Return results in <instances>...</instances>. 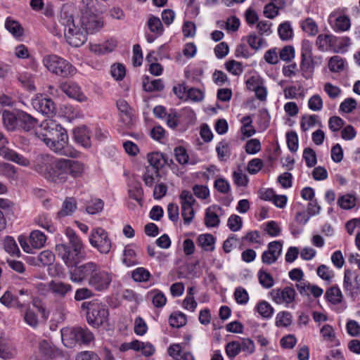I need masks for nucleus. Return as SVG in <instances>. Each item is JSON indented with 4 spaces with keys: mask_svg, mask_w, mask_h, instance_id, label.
Segmentation results:
<instances>
[{
    "mask_svg": "<svg viewBox=\"0 0 360 360\" xmlns=\"http://www.w3.org/2000/svg\"><path fill=\"white\" fill-rule=\"evenodd\" d=\"M2 304L10 308L22 309L26 304V300H20L17 295H13L10 291H6L0 298Z\"/></svg>",
    "mask_w": 360,
    "mask_h": 360,
    "instance_id": "nucleus-18",
    "label": "nucleus"
},
{
    "mask_svg": "<svg viewBox=\"0 0 360 360\" xmlns=\"http://www.w3.org/2000/svg\"><path fill=\"white\" fill-rule=\"evenodd\" d=\"M148 162L154 170L156 176H159L160 169L168 164V159L165 155L160 152H153L147 155Z\"/></svg>",
    "mask_w": 360,
    "mask_h": 360,
    "instance_id": "nucleus-15",
    "label": "nucleus"
},
{
    "mask_svg": "<svg viewBox=\"0 0 360 360\" xmlns=\"http://www.w3.org/2000/svg\"><path fill=\"white\" fill-rule=\"evenodd\" d=\"M60 89L70 98L80 102L85 101L87 99L82 92L80 87L75 82H63L60 85Z\"/></svg>",
    "mask_w": 360,
    "mask_h": 360,
    "instance_id": "nucleus-13",
    "label": "nucleus"
},
{
    "mask_svg": "<svg viewBox=\"0 0 360 360\" xmlns=\"http://www.w3.org/2000/svg\"><path fill=\"white\" fill-rule=\"evenodd\" d=\"M320 333L323 339L329 342H336L335 340V333L334 329L330 325L326 324L324 325L321 330Z\"/></svg>",
    "mask_w": 360,
    "mask_h": 360,
    "instance_id": "nucleus-45",
    "label": "nucleus"
},
{
    "mask_svg": "<svg viewBox=\"0 0 360 360\" xmlns=\"http://www.w3.org/2000/svg\"><path fill=\"white\" fill-rule=\"evenodd\" d=\"M164 87L165 85L161 79L150 80V77L146 76L143 79V88L146 91H160L163 90Z\"/></svg>",
    "mask_w": 360,
    "mask_h": 360,
    "instance_id": "nucleus-26",
    "label": "nucleus"
},
{
    "mask_svg": "<svg viewBox=\"0 0 360 360\" xmlns=\"http://www.w3.org/2000/svg\"><path fill=\"white\" fill-rule=\"evenodd\" d=\"M302 75L305 78H311L314 70L312 58V43L309 40H303L302 44V62L300 65Z\"/></svg>",
    "mask_w": 360,
    "mask_h": 360,
    "instance_id": "nucleus-9",
    "label": "nucleus"
},
{
    "mask_svg": "<svg viewBox=\"0 0 360 360\" xmlns=\"http://www.w3.org/2000/svg\"><path fill=\"white\" fill-rule=\"evenodd\" d=\"M150 276V272L143 267L136 269L131 274V277L136 282H146Z\"/></svg>",
    "mask_w": 360,
    "mask_h": 360,
    "instance_id": "nucleus-41",
    "label": "nucleus"
},
{
    "mask_svg": "<svg viewBox=\"0 0 360 360\" xmlns=\"http://www.w3.org/2000/svg\"><path fill=\"white\" fill-rule=\"evenodd\" d=\"M46 237L44 233L40 231H32L30 235V243L31 246L36 249H39L44 246Z\"/></svg>",
    "mask_w": 360,
    "mask_h": 360,
    "instance_id": "nucleus-31",
    "label": "nucleus"
},
{
    "mask_svg": "<svg viewBox=\"0 0 360 360\" xmlns=\"http://www.w3.org/2000/svg\"><path fill=\"white\" fill-rule=\"evenodd\" d=\"M315 205L311 202H309L307 205L305 210L298 212L295 216V221L300 224H305L309 218L315 214Z\"/></svg>",
    "mask_w": 360,
    "mask_h": 360,
    "instance_id": "nucleus-29",
    "label": "nucleus"
},
{
    "mask_svg": "<svg viewBox=\"0 0 360 360\" xmlns=\"http://www.w3.org/2000/svg\"><path fill=\"white\" fill-rule=\"evenodd\" d=\"M18 130L30 131L33 129L37 124V120L24 111H18Z\"/></svg>",
    "mask_w": 360,
    "mask_h": 360,
    "instance_id": "nucleus-17",
    "label": "nucleus"
},
{
    "mask_svg": "<svg viewBox=\"0 0 360 360\" xmlns=\"http://www.w3.org/2000/svg\"><path fill=\"white\" fill-rule=\"evenodd\" d=\"M356 198L352 194H346L339 198L338 205L344 210H351L356 206Z\"/></svg>",
    "mask_w": 360,
    "mask_h": 360,
    "instance_id": "nucleus-35",
    "label": "nucleus"
},
{
    "mask_svg": "<svg viewBox=\"0 0 360 360\" xmlns=\"http://www.w3.org/2000/svg\"><path fill=\"white\" fill-rule=\"evenodd\" d=\"M299 292L302 295L309 296L310 294L315 297V285H310L307 281H301L296 284Z\"/></svg>",
    "mask_w": 360,
    "mask_h": 360,
    "instance_id": "nucleus-43",
    "label": "nucleus"
},
{
    "mask_svg": "<svg viewBox=\"0 0 360 360\" xmlns=\"http://www.w3.org/2000/svg\"><path fill=\"white\" fill-rule=\"evenodd\" d=\"M5 28L16 39L22 37L24 34V28L20 22L11 17L6 19Z\"/></svg>",
    "mask_w": 360,
    "mask_h": 360,
    "instance_id": "nucleus-21",
    "label": "nucleus"
},
{
    "mask_svg": "<svg viewBox=\"0 0 360 360\" xmlns=\"http://www.w3.org/2000/svg\"><path fill=\"white\" fill-rule=\"evenodd\" d=\"M84 165L81 162L68 159H58L46 167L44 176L48 180L56 184H63L69 176L77 178L82 175Z\"/></svg>",
    "mask_w": 360,
    "mask_h": 360,
    "instance_id": "nucleus-4",
    "label": "nucleus"
},
{
    "mask_svg": "<svg viewBox=\"0 0 360 360\" xmlns=\"http://www.w3.org/2000/svg\"><path fill=\"white\" fill-rule=\"evenodd\" d=\"M234 297L238 304H245L249 300V295L245 289L238 287L234 292Z\"/></svg>",
    "mask_w": 360,
    "mask_h": 360,
    "instance_id": "nucleus-55",
    "label": "nucleus"
},
{
    "mask_svg": "<svg viewBox=\"0 0 360 360\" xmlns=\"http://www.w3.org/2000/svg\"><path fill=\"white\" fill-rule=\"evenodd\" d=\"M148 25L152 32H156L158 35H161L164 31L162 22L158 17H151L148 20Z\"/></svg>",
    "mask_w": 360,
    "mask_h": 360,
    "instance_id": "nucleus-47",
    "label": "nucleus"
},
{
    "mask_svg": "<svg viewBox=\"0 0 360 360\" xmlns=\"http://www.w3.org/2000/svg\"><path fill=\"white\" fill-rule=\"evenodd\" d=\"M279 58L285 62H290L295 58V49L292 46H284L279 52Z\"/></svg>",
    "mask_w": 360,
    "mask_h": 360,
    "instance_id": "nucleus-54",
    "label": "nucleus"
},
{
    "mask_svg": "<svg viewBox=\"0 0 360 360\" xmlns=\"http://www.w3.org/2000/svg\"><path fill=\"white\" fill-rule=\"evenodd\" d=\"M61 338L64 345L72 348L77 343L88 344L94 339L93 333L86 328H65L61 330Z\"/></svg>",
    "mask_w": 360,
    "mask_h": 360,
    "instance_id": "nucleus-6",
    "label": "nucleus"
},
{
    "mask_svg": "<svg viewBox=\"0 0 360 360\" xmlns=\"http://www.w3.org/2000/svg\"><path fill=\"white\" fill-rule=\"evenodd\" d=\"M61 20L65 26V39L70 45L75 47L83 45L87 40L88 34H94L104 26L103 19L94 14L82 15L80 19L81 27L75 25L72 15H61Z\"/></svg>",
    "mask_w": 360,
    "mask_h": 360,
    "instance_id": "nucleus-2",
    "label": "nucleus"
},
{
    "mask_svg": "<svg viewBox=\"0 0 360 360\" xmlns=\"http://www.w3.org/2000/svg\"><path fill=\"white\" fill-rule=\"evenodd\" d=\"M104 206V202L101 199H96L86 207V211L89 214H96L101 212Z\"/></svg>",
    "mask_w": 360,
    "mask_h": 360,
    "instance_id": "nucleus-50",
    "label": "nucleus"
},
{
    "mask_svg": "<svg viewBox=\"0 0 360 360\" xmlns=\"http://www.w3.org/2000/svg\"><path fill=\"white\" fill-rule=\"evenodd\" d=\"M344 11V9L338 8L329 15L328 23L335 32H345L350 28V19Z\"/></svg>",
    "mask_w": 360,
    "mask_h": 360,
    "instance_id": "nucleus-11",
    "label": "nucleus"
},
{
    "mask_svg": "<svg viewBox=\"0 0 360 360\" xmlns=\"http://www.w3.org/2000/svg\"><path fill=\"white\" fill-rule=\"evenodd\" d=\"M316 274L327 283H330L334 277L333 271L324 264L320 265L318 267Z\"/></svg>",
    "mask_w": 360,
    "mask_h": 360,
    "instance_id": "nucleus-38",
    "label": "nucleus"
},
{
    "mask_svg": "<svg viewBox=\"0 0 360 360\" xmlns=\"http://www.w3.org/2000/svg\"><path fill=\"white\" fill-rule=\"evenodd\" d=\"M220 222L217 214L212 211V207H208L205 212V224L207 227H217Z\"/></svg>",
    "mask_w": 360,
    "mask_h": 360,
    "instance_id": "nucleus-37",
    "label": "nucleus"
},
{
    "mask_svg": "<svg viewBox=\"0 0 360 360\" xmlns=\"http://www.w3.org/2000/svg\"><path fill=\"white\" fill-rule=\"evenodd\" d=\"M77 201L72 197H67L63 202L62 208L58 212L57 216L59 218L71 215L77 210Z\"/></svg>",
    "mask_w": 360,
    "mask_h": 360,
    "instance_id": "nucleus-24",
    "label": "nucleus"
},
{
    "mask_svg": "<svg viewBox=\"0 0 360 360\" xmlns=\"http://www.w3.org/2000/svg\"><path fill=\"white\" fill-rule=\"evenodd\" d=\"M286 141L289 150L291 152H295L298 149V138L294 131L288 132L286 134Z\"/></svg>",
    "mask_w": 360,
    "mask_h": 360,
    "instance_id": "nucleus-59",
    "label": "nucleus"
},
{
    "mask_svg": "<svg viewBox=\"0 0 360 360\" xmlns=\"http://www.w3.org/2000/svg\"><path fill=\"white\" fill-rule=\"evenodd\" d=\"M94 290L90 288H81L76 290L75 294V299L77 301L84 300L88 298H91L94 295Z\"/></svg>",
    "mask_w": 360,
    "mask_h": 360,
    "instance_id": "nucleus-57",
    "label": "nucleus"
},
{
    "mask_svg": "<svg viewBox=\"0 0 360 360\" xmlns=\"http://www.w3.org/2000/svg\"><path fill=\"white\" fill-rule=\"evenodd\" d=\"M257 276L259 282L263 288L269 289L274 285V280L272 276L264 269L259 270Z\"/></svg>",
    "mask_w": 360,
    "mask_h": 360,
    "instance_id": "nucleus-34",
    "label": "nucleus"
},
{
    "mask_svg": "<svg viewBox=\"0 0 360 360\" xmlns=\"http://www.w3.org/2000/svg\"><path fill=\"white\" fill-rule=\"evenodd\" d=\"M65 233L68 244H57L55 250L65 264L71 268L69 270L70 280L75 283H86L91 290L98 292L108 290L113 279L112 273L103 269L95 262L79 263V256L84 249L83 243L72 229L68 227Z\"/></svg>",
    "mask_w": 360,
    "mask_h": 360,
    "instance_id": "nucleus-1",
    "label": "nucleus"
},
{
    "mask_svg": "<svg viewBox=\"0 0 360 360\" xmlns=\"http://www.w3.org/2000/svg\"><path fill=\"white\" fill-rule=\"evenodd\" d=\"M357 105L356 101L353 98L345 99L340 105V111L345 113L352 112Z\"/></svg>",
    "mask_w": 360,
    "mask_h": 360,
    "instance_id": "nucleus-51",
    "label": "nucleus"
},
{
    "mask_svg": "<svg viewBox=\"0 0 360 360\" xmlns=\"http://www.w3.org/2000/svg\"><path fill=\"white\" fill-rule=\"evenodd\" d=\"M128 193L130 198L135 200L140 206H142L143 190L140 182L130 185Z\"/></svg>",
    "mask_w": 360,
    "mask_h": 360,
    "instance_id": "nucleus-30",
    "label": "nucleus"
},
{
    "mask_svg": "<svg viewBox=\"0 0 360 360\" xmlns=\"http://www.w3.org/2000/svg\"><path fill=\"white\" fill-rule=\"evenodd\" d=\"M89 240L91 245L101 254L108 255L110 252L112 240L104 229L101 227L93 229L89 234Z\"/></svg>",
    "mask_w": 360,
    "mask_h": 360,
    "instance_id": "nucleus-8",
    "label": "nucleus"
},
{
    "mask_svg": "<svg viewBox=\"0 0 360 360\" xmlns=\"http://www.w3.org/2000/svg\"><path fill=\"white\" fill-rule=\"evenodd\" d=\"M278 32L282 40L286 41L292 38V29L289 22L281 23L278 28Z\"/></svg>",
    "mask_w": 360,
    "mask_h": 360,
    "instance_id": "nucleus-40",
    "label": "nucleus"
},
{
    "mask_svg": "<svg viewBox=\"0 0 360 360\" xmlns=\"http://www.w3.org/2000/svg\"><path fill=\"white\" fill-rule=\"evenodd\" d=\"M332 51L337 53H345L351 44V39L348 37H338L333 35Z\"/></svg>",
    "mask_w": 360,
    "mask_h": 360,
    "instance_id": "nucleus-20",
    "label": "nucleus"
},
{
    "mask_svg": "<svg viewBox=\"0 0 360 360\" xmlns=\"http://www.w3.org/2000/svg\"><path fill=\"white\" fill-rule=\"evenodd\" d=\"M225 351L229 358H234L241 351L240 342L238 341L229 342L225 347Z\"/></svg>",
    "mask_w": 360,
    "mask_h": 360,
    "instance_id": "nucleus-46",
    "label": "nucleus"
},
{
    "mask_svg": "<svg viewBox=\"0 0 360 360\" xmlns=\"http://www.w3.org/2000/svg\"><path fill=\"white\" fill-rule=\"evenodd\" d=\"M42 63L51 73L63 78L72 77L77 72L69 61L56 54L44 56Z\"/></svg>",
    "mask_w": 360,
    "mask_h": 360,
    "instance_id": "nucleus-5",
    "label": "nucleus"
},
{
    "mask_svg": "<svg viewBox=\"0 0 360 360\" xmlns=\"http://www.w3.org/2000/svg\"><path fill=\"white\" fill-rule=\"evenodd\" d=\"M347 333L352 337L360 336V325L354 320H349L346 324Z\"/></svg>",
    "mask_w": 360,
    "mask_h": 360,
    "instance_id": "nucleus-61",
    "label": "nucleus"
},
{
    "mask_svg": "<svg viewBox=\"0 0 360 360\" xmlns=\"http://www.w3.org/2000/svg\"><path fill=\"white\" fill-rule=\"evenodd\" d=\"M257 311L264 319H269L274 313V308L266 301L260 302L257 305Z\"/></svg>",
    "mask_w": 360,
    "mask_h": 360,
    "instance_id": "nucleus-39",
    "label": "nucleus"
},
{
    "mask_svg": "<svg viewBox=\"0 0 360 360\" xmlns=\"http://www.w3.org/2000/svg\"><path fill=\"white\" fill-rule=\"evenodd\" d=\"M4 125L8 131L18 130V112L15 114L8 110H4L2 115Z\"/></svg>",
    "mask_w": 360,
    "mask_h": 360,
    "instance_id": "nucleus-22",
    "label": "nucleus"
},
{
    "mask_svg": "<svg viewBox=\"0 0 360 360\" xmlns=\"http://www.w3.org/2000/svg\"><path fill=\"white\" fill-rule=\"evenodd\" d=\"M110 72L112 77L117 81H121L124 79L126 75V69L124 65L117 63L111 66Z\"/></svg>",
    "mask_w": 360,
    "mask_h": 360,
    "instance_id": "nucleus-49",
    "label": "nucleus"
},
{
    "mask_svg": "<svg viewBox=\"0 0 360 360\" xmlns=\"http://www.w3.org/2000/svg\"><path fill=\"white\" fill-rule=\"evenodd\" d=\"M4 248L6 252L11 255L20 253V250L15 241L11 236L6 237L4 242Z\"/></svg>",
    "mask_w": 360,
    "mask_h": 360,
    "instance_id": "nucleus-63",
    "label": "nucleus"
},
{
    "mask_svg": "<svg viewBox=\"0 0 360 360\" xmlns=\"http://www.w3.org/2000/svg\"><path fill=\"white\" fill-rule=\"evenodd\" d=\"M186 316L180 311L172 313L169 319V326L172 328H181L186 324Z\"/></svg>",
    "mask_w": 360,
    "mask_h": 360,
    "instance_id": "nucleus-33",
    "label": "nucleus"
},
{
    "mask_svg": "<svg viewBox=\"0 0 360 360\" xmlns=\"http://www.w3.org/2000/svg\"><path fill=\"white\" fill-rule=\"evenodd\" d=\"M242 224L241 217L236 214H232L227 221V225L232 231H239L242 227Z\"/></svg>",
    "mask_w": 360,
    "mask_h": 360,
    "instance_id": "nucleus-60",
    "label": "nucleus"
},
{
    "mask_svg": "<svg viewBox=\"0 0 360 360\" xmlns=\"http://www.w3.org/2000/svg\"><path fill=\"white\" fill-rule=\"evenodd\" d=\"M332 34H320L316 40L319 49L322 51H332Z\"/></svg>",
    "mask_w": 360,
    "mask_h": 360,
    "instance_id": "nucleus-36",
    "label": "nucleus"
},
{
    "mask_svg": "<svg viewBox=\"0 0 360 360\" xmlns=\"http://www.w3.org/2000/svg\"><path fill=\"white\" fill-rule=\"evenodd\" d=\"M36 136L43 141L53 152L62 155L75 157L76 152H70L68 146L67 131L60 124L53 120L42 122Z\"/></svg>",
    "mask_w": 360,
    "mask_h": 360,
    "instance_id": "nucleus-3",
    "label": "nucleus"
},
{
    "mask_svg": "<svg viewBox=\"0 0 360 360\" xmlns=\"http://www.w3.org/2000/svg\"><path fill=\"white\" fill-rule=\"evenodd\" d=\"M32 104L34 109L44 115H52L56 111L54 102L51 98L38 97L32 100Z\"/></svg>",
    "mask_w": 360,
    "mask_h": 360,
    "instance_id": "nucleus-14",
    "label": "nucleus"
},
{
    "mask_svg": "<svg viewBox=\"0 0 360 360\" xmlns=\"http://www.w3.org/2000/svg\"><path fill=\"white\" fill-rule=\"evenodd\" d=\"M82 307L87 309L86 320L93 327L98 328L108 321L109 311L105 304L93 301L84 302Z\"/></svg>",
    "mask_w": 360,
    "mask_h": 360,
    "instance_id": "nucleus-7",
    "label": "nucleus"
},
{
    "mask_svg": "<svg viewBox=\"0 0 360 360\" xmlns=\"http://www.w3.org/2000/svg\"><path fill=\"white\" fill-rule=\"evenodd\" d=\"M193 205H181V216L185 224H190L194 217Z\"/></svg>",
    "mask_w": 360,
    "mask_h": 360,
    "instance_id": "nucleus-58",
    "label": "nucleus"
},
{
    "mask_svg": "<svg viewBox=\"0 0 360 360\" xmlns=\"http://www.w3.org/2000/svg\"><path fill=\"white\" fill-rule=\"evenodd\" d=\"M36 222L39 226L46 229L50 233H53L55 231L54 226L53 225L51 219L46 214L40 215L36 219Z\"/></svg>",
    "mask_w": 360,
    "mask_h": 360,
    "instance_id": "nucleus-52",
    "label": "nucleus"
},
{
    "mask_svg": "<svg viewBox=\"0 0 360 360\" xmlns=\"http://www.w3.org/2000/svg\"><path fill=\"white\" fill-rule=\"evenodd\" d=\"M346 60L339 56H334L329 58L328 66L330 72H340L345 69Z\"/></svg>",
    "mask_w": 360,
    "mask_h": 360,
    "instance_id": "nucleus-32",
    "label": "nucleus"
},
{
    "mask_svg": "<svg viewBox=\"0 0 360 360\" xmlns=\"http://www.w3.org/2000/svg\"><path fill=\"white\" fill-rule=\"evenodd\" d=\"M215 238L210 233L200 234L197 239V244L205 251L212 252L214 250Z\"/></svg>",
    "mask_w": 360,
    "mask_h": 360,
    "instance_id": "nucleus-25",
    "label": "nucleus"
},
{
    "mask_svg": "<svg viewBox=\"0 0 360 360\" xmlns=\"http://www.w3.org/2000/svg\"><path fill=\"white\" fill-rule=\"evenodd\" d=\"M343 289L347 296L354 297L360 290V274L351 269H345Z\"/></svg>",
    "mask_w": 360,
    "mask_h": 360,
    "instance_id": "nucleus-10",
    "label": "nucleus"
},
{
    "mask_svg": "<svg viewBox=\"0 0 360 360\" xmlns=\"http://www.w3.org/2000/svg\"><path fill=\"white\" fill-rule=\"evenodd\" d=\"M55 255L50 250H44L38 255V261L42 266H49L53 263Z\"/></svg>",
    "mask_w": 360,
    "mask_h": 360,
    "instance_id": "nucleus-48",
    "label": "nucleus"
},
{
    "mask_svg": "<svg viewBox=\"0 0 360 360\" xmlns=\"http://www.w3.org/2000/svg\"><path fill=\"white\" fill-rule=\"evenodd\" d=\"M135 251L129 248H125L123 253L122 262L127 266H134L137 264L135 259Z\"/></svg>",
    "mask_w": 360,
    "mask_h": 360,
    "instance_id": "nucleus-53",
    "label": "nucleus"
},
{
    "mask_svg": "<svg viewBox=\"0 0 360 360\" xmlns=\"http://www.w3.org/2000/svg\"><path fill=\"white\" fill-rule=\"evenodd\" d=\"M1 156L8 161L13 162L20 166L27 167L30 164L28 159L10 148L4 149L1 153Z\"/></svg>",
    "mask_w": 360,
    "mask_h": 360,
    "instance_id": "nucleus-19",
    "label": "nucleus"
},
{
    "mask_svg": "<svg viewBox=\"0 0 360 360\" xmlns=\"http://www.w3.org/2000/svg\"><path fill=\"white\" fill-rule=\"evenodd\" d=\"M49 288L52 293L60 297H65L67 293L72 290V287L70 284L54 281L49 283Z\"/></svg>",
    "mask_w": 360,
    "mask_h": 360,
    "instance_id": "nucleus-23",
    "label": "nucleus"
},
{
    "mask_svg": "<svg viewBox=\"0 0 360 360\" xmlns=\"http://www.w3.org/2000/svg\"><path fill=\"white\" fill-rule=\"evenodd\" d=\"M325 297L333 304L341 303L343 300V295L338 285L328 288L326 292Z\"/></svg>",
    "mask_w": 360,
    "mask_h": 360,
    "instance_id": "nucleus-27",
    "label": "nucleus"
},
{
    "mask_svg": "<svg viewBox=\"0 0 360 360\" xmlns=\"http://www.w3.org/2000/svg\"><path fill=\"white\" fill-rule=\"evenodd\" d=\"M226 69L232 75L238 76L243 72L242 63L234 60H230L225 63Z\"/></svg>",
    "mask_w": 360,
    "mask_h": 360,
    "instance_id": "nucleus-42",
    "label": "nucleus"
},
{
    "mask_svg": "<svg viewBox=\"0 0 360 360\" xmlns=\"http://www.w3.org/2000/svg\"><path fill=\"white\" fill-rule=\"evenodd\" d=\"M270 293L277 304H290L294 301L295 297V290L289 286L285 287L283 289H274Z\"/></svg>",
    "mask_w": 360,
    "mask_h": 360,
    "instance_id": "nucleus-12",
    "label": "nucleus"
},
{
    "mask_svg": "<svg viewBox=\"0 0 360 360\" xmlns=\"http://www.w3.org/2000/svg\"><path fill=\"white\" fill-rule=\"evenodd\" d=\"M261 150V143L259 140L252 139L248 141L245 145V151L248 154H255Z\"/></svg>",
    "mask_w": 360,
    "mask_h": 360,
    "instance_id": "nucleus-62",
    "label": "nucleus"
},
{
    "mask_svg": "<svg viewBox=\"0 0 360 360\" xmlns=\"http://www.w3.org/2000/svg\"><path fill=\"white\" fill-rule=\"evenodd\" d=\"M292 323V315L288 311L279 312L276 318V325L277 326H288Z\"/></svg>",
    "mask_w": 360,
    "mask_h": 360,
    "instance_id": "nucleus-44",
    "label": "nucleus"
},
{
    "mask_svg": "<svg viewBox=\"0 0 360 360\" xmlns=\"http://www.w3.org/2000/svg\"><path fill=\"white\" fill-rule=\"evenodd\" d=\"M75 141L84 148L91 146L90 131L86 126L79 127L73 130Z\"/></svg>",
    "mask_w": 360,
    "mask_h": 360,
    "instance_id": "nucleus-16",
    "label": "nucleus"
},
{
    "mask_svg": "<svg viewBox=\"0 0 360 360\" xmlns=\"http://www.w3.org/2000/svg\"><path fill=\"white\" fill-rule=\"evenodd\" d=\"M174 155L176 157V161L181 164L184 165L186 164L188 161V155L186 153V150L184 148L179 146L174 149Z\"/></svg>",
    "mask_w": 360,
    "mask_h": 360,
    "instance_id": "nucleus-64",
    "label": "nucleus"
},
{
    "mask_svg": "<svg viewBox=\"0 0 360 360\" xmlns=\"http://www.w3.org/2000/svg\"><path fill=\"white\" fill-rule=\"evenodd\" d=\"M116 105L120 112L122 121L127 123L129 122L131 120L132 109L128 103L124 99H120L117 101Z\"/></svg>",
    "mask_w": 360,
    "mask_h": 360,
    "instance_id": "nucleus-28",
    "label": "nucleus"
},
{
    "mask_svg": "<svg viewBox=\"0 0 360 360\" xmlns=\"http://www.w3.org/2000/svg\"><path fill=\"white\" fill-rule=\"evenodd\" d=\"M216 151L220 160H224L225 158H229L230 155L229 143L224 141L219 142L216 148Z\"/></svg>",
    "mask_w": 360,
    "mask_h": 360,
    "instance_id": "nucleus-56",
    "label": "nucleus"
}]
</instances>
